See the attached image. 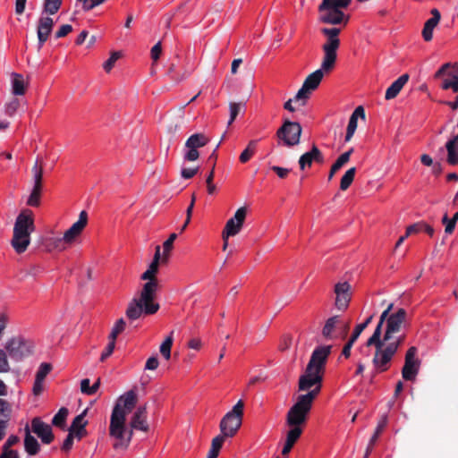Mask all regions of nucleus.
<instances>
[{
  "instance_id": "052dcab7",
  "label": "nucleus",
  "mask_w": 458,
  "mask_h": 458,
  "mask_svg": "<svg viewBox=\"0 0 458 458\" xmlns=\"http://www.w3.org/2000/svg\"><path fill=\"white\" fill-rule=\"evenodd\" d=\"M441 88L445 90L451 89L454 92H458V84L455 79H444Z\"/></svg>"
},
{
  "instance_id": "423d86ee",
  "label": "nucleus",
  "mask_w": 458,
  "mask_h": 458,
  "mask_svg": "<svg viewBox=\"0 0 458 458\" xmlns=\"http://www.w3.org/2000/svg\"><path fill=\"white\" fill-rule=\"evenodd\" d=\"M109 434L115 439L113 447L116 450H126L131 441L132 429L125 427V419L123 415H117V411L112 412L109 426Z\"/></svg>"
},
{
  "instance_id": "864d4df0",
  "label": "nucleus",
  "mask_w": 458,
  "mask_h": 458,
  "mask_svg": "<svg viewBox=\"0 0 458 458\" xmlns=\"http://www.w3.org/2000/svg\"><path fill=\"white\" fill-rule=\"evenodd\" d=\"M430 13L432 14V17L430 19H428L425 22V24L431 26L435 29L440 21L441 14H440V12L436 8L432 9Z\"/></svg>"
},
{
  "instance_id": "09e8293b",
  "label": "nucleus",
  "mask_w": 458,
  "mask_h": 458,
  "mask_svg": "<svg viewBox=\"0 0 458 458\" xmlns=\"http://www.w3.org/2000/svg\"><path fill=\"white\" fill-rule=\"evenodd\" d=\"M20 106V101L17 98H13L5 104L4 112L8 116H13Z\"/></svg>"
},
{
  "instance_id": "13d9d810",
  "label": "nucleus",
  "mask_w": 458,
  "mask_h": 458,
  "mask_svg": "<svg viewBox=\"0 0 458 458\" xmlns=\"http://www.w3.org/2000/svg\"><path fill=\"white\" fill-rule=\"evenodd\" d=\"M106 0H82L81 3L82 4V10L85 12L90 11L96 6L100 5Z\"/></svg>"
},
{
  "instance_id": "0e129e2a",
  "label": "nucleus",
  "mask_w": 458,
  "mask_h": 458,
  "mask_svg": "<svg viewBox=\"0 0 458 458\" xmlns=\"http://www.w3.org/2000/svg\"><path fill=\"white\" fill-rule=\"evenodd\" d=\"M424 223H416L413 225H411L406 229L405 236H410L411 234L420 233L423 231Z\"/></svg>"
},
{
  "instance_id": "e433bc0d",
  "label": "nucleus",
  "mask_w": 458,
  "mask_h": 458,
  "mask_svg": "<svg viewBox=\"0 0 458 458\" xmlns=\"http://www.w3.org/2000/svg\"><path fill=\"white\" fill-rule=\"evenodd\" d=\"M68 416V409L65 407H62L58 412L54 416L52 420V424L55 427L64 428L65 426V421Z\"/></svg>"
},
{
  "instance_id": "6e6552de",
  "label": "nucleus",
  "mask_w": 458,
  "mask_h": 458,
  "mask_svg": "<svg viewBox=\"0 0 458 458\" xmlns=\"http://www.w3.org/2000/svg\"><path fill=\"white\" fill-rule=\"evenodd\" d=\"M335 67L329 69H323V63L321 62L320 68L309 74L303 81L301 88L294 96L295 103L300 106H304L307 100L310 98L311 92L318 89L325 73H330Z\"/></svg>"
},
{
  "instance_id": "3c124183",
  "label": "nucleus",
  "mask_w": 458,
  "mask_h": 458,
  "mask_svg": "<svg viewBox=\"0 0 458 458\" xmlns=\"http://www.w3.org/2000/svg\"><path fill=\"white\" fill-rule=\"evenodd\" d=\"M442 224L445 225V233L446 234H451L455 228V220L449 218L447 214L445 213L442 218Z\"/></svg>"
},
{
  "instance_id": "f03ea898",
  "label": "nucleus",
  "mask_w": 458,
  "mask_h": 458,
  "mask_svg": "<svg viewBox=\"0 0 458 458\" xmlns=\"http://www.w3.org/2000/svg\"><path fill=\"white\" fill-rule=\"evenodd\" d=\"M322 381V375L309 371L306 369L299 378L298 391L307 393L298 395L292 407L310 412L313 403L321 391Z\"/></svg>"
},
{
  "instance_id": "393cba45",
  "label": "nucleus",
  "mask_w": 458,
  "mask_h": 458,
  "mask_svg": "<svg viewBox=\"0 0 458 458\" xmlns=\"http://www.w3.org/2000/svg\"><path fill=\"white\" fill-rule=\"evenodd\" d=\"M446 162L450 165H458V133L449 139L445 144Z\"/></svg>"
},
{
  "instance_id": "9b49d317",
  "label": "nucleus",
  "mask_w": 458,
  "mask_h": 458,
  "mask_svg": "<svg viewBox=\"0 0 458 458\" xmlns=\"http://www.w3.org/2000/svg\"><path fill=\"white\" fill-rule=\"evenodd\" d=\"M4 351L12 360L21 361L33 353L34 344L21 335H15L5 342Z\"/></svg>"
},
{
  "instance_id": "412c9836",
  "label": "nucleus",
  "mask_w": 458,
  "mask_h": 458,
  "mask_svg": "<svg viewBox=\"0 0 458 458\" xmlns=\"http://www.w3.org/2000/svg\"><path fill=\"white\" fill-rule=\"evenodd\" d=\"M54 27V21L49 16H42L38 19L37 26V35L39 47H41L48 39Z\"/></svg>"
},
{
  "instance_id": "79ce46f5",
  "label": "nucleus",
  "mask_w": 458,
  "mask_h": 458,
  "mask_svg": "<svg viewBox=\"0 0 458 458\" xmlns=\"http://www.w3.org/2000/svg\"><path fill=\"white\" fill-rule=\"evenodd\" d=\"M390 315L388 313V310H384L382 312V314L380 315V318H379V321L372 334V335L370 337H381V335H382V327L384 325V323L386 322V324L387 325V319H389L390 318Z\"/></svg>"
},
{
  "instance_id": "e2e57ef3",
  "label": "nucleus",
  "mask_w": 458,
  "mask_h": 458,
  "mask_svg": "<svg viewBox=\"0 0 458 458\" xmlns=\"http://www.w3.org/2000/svg\"><path fill=\"white\" fill-rule=\"evenodd\" d=\"M74 437H76L75 435H73L72 432L69 431V434L67 435V437L64 439L63 445H62V450L64 452L67 453L72 449Z\"/></svg>"
},
{
  "instance_id": "f704fd0d",
  "label": "nucleus",
  "mask_w": 458,
  "mask_h": 458,
  "mask_svg": "<svg viewBox=\"0 0 458 458\" xmlns=\"http://www.w3.org/2000/svg\"><path fill=\"white\" fill-rule=\"evenodd\" d=\"M257 140H252L249 142L247 148L240 155L239 160L241 163L245 164L250 160L256 152Z\"/></svg>"
},
{
  "instance_id": "ddd939ff",
  "label": "nucleus",
  "mask_w": 458,
  "mask_h": 458,
  "mask_svg": "<svg viewBox=\"0 0 458 458\" xmlns=\"http://www.w3.org/2000/svg\"><path fill=\"white\" fill-rule=\"evenodd\" d=\"M88 223V214L82 210L79 215V219L65 231L62 238L54 240V246L59 250H64L66 245L72 244L75 239L82 233Z\"/></svg>"
},
{
  "instance_id": "a211bd4d",
  "label": "nucleus",
  "mask_w": 458,
  "mask_h": 458,
  "mask_svg": "<svg viewBox=\"0 0 458 458\" xmlns=\"http://www.w3.org/2000/svg\"><path fill=\"white\" fill-rule=\"evenodd\" d=\"M137 394L133 390L126 392L120 396L112 412L117 411V415H123L126 420V415L131 412L137 403Z\"/></svg>"
},
{
  "instance_id": "58836bf2",
  "label": "nucleus",
  "mask_w": 458,
  "mask_h": 458,
  "mask_svg": "<svg viewBox=\"0 0 458 458\" xmlns=\"http://www.w3.org/2000/svg\"><path fill=\"white\" fill-rule=\"evenodd\" d=\"M62 5V0H45L43 11L44 13L53 15L58 12Z\"/></svg>"
},
{
  "instance_id": "4c0bfd02",
  "label": "nucleus",
  "mask_w": 458,
  "mask_h": 458,
  "mask_svg": "<svg viewBox=\"0 0 458 458\" xmlns=\"http://www.w3.org/2000/svg\"><path fill=\"white\" fill-rule=\"evenodd\" d=\"M41 187H33L27 199V205L30 207H38L40 205V198L42 192Z\"/></svg>"
},
{
  "instance_id": "72a5a7b5",
  "label": "nucleus",
  "mask_w": 458,
  "mask_h": 458,
  "mask_svg": "<svg viewBox=\"0 0 458 458\" xmlns=\"http://www.w3.org/2000/svg\"><path fill=\"white\" fill-rule=\"evenodd\" d=\"M31 173L34 182L33 187L43 188V163L38 157L31 168Z\"/></svg>"
},
{
  "instance_id": "c85d7f7f",
  "label": "nucleus",
  "mask_w": 458,
  "mask_h": 458,
  "mask_svg": "<svg viewBox=\"0 0 458 458\" xmlns=\"http://www.w3.org/2000/svg\"><path fill=\"white\" fill-rule=\"evenodd\" d=\"M180 58L176 55L175 60L172 62L167 70V75L174 81H181L187 77L188 72L180 66Z\"/></svg>"
},
{
  "instance_id": "20e7f679",
  "label": "nucleus",
  "mask_w": 458,
  "mask_h": 458,
  "mask_svg": "<svg viewBox=\"0 0 458 458\" xmlns=\"http://www.w3.org/2000/svg\"><path fill=\"white\" fill-rule=\"evenodd\" d=\"M367 346H375V353L372 364L375 374L383 373L389 369L391 361L400 348V340L395 342H386L381 337H369Z\"/></svg>"
},
{
  "instance_id": "7c9ffc66",
  "label": "nucleus",
  "mask_w": 458,
  "mask_h": 458,
  "mask_svg": "<svg viewBox=\"0 0 458 458\" xmlns=\"http://www.w3.org/2000/svg\"><path fill=\"white\" fill-rule=\"evenodd\" d=\"M353 152V148H350L348 151L343 153L336 161L332 165L329 174H328V180H332L334 175L336 172H338L345 164H347L350 160L351 155Z\"/></svg>"
},
{
  "instance_id": "37998d69",
  "label": "nucleus",
  "mask_w": 458,
  "mask_h": 458,
  "mask_svg": "<svg viewBox=\"0 0 458 458\" xmlns=\"http://www.w3.org/2000/svg\"><path fill=\"white\" fill-rule=\"evenodd\" d=\"M52 370V365L50 363H41L37 373L35 379L38 381H45L46 377L49 374V372Z\"/></svg>"
},
{
  "instance_id": "6e6d98bb",
  "label": "nucleus",
  "mask_w": 458,
  "mask_h": 458,
  "mask_svg": "<svg viewBox=\"0 0 458 458\" xmlns=\"http://www.w3.org/2000/svg\"><path fill=\"white\" fill-rule=\"evenodd\" d=\"M187 150L183 155V159L188 162L196 161L199 157V152L197 148H186Z\"/></svg>"
},
{
  "instance_id": "4d7b16f0",
  "label": "nucleus",
  "mask_w": 458,
  "mask_h": 458,
  "mask_svg": "<svg viewBox=\"0 0 458 458\" xmlns=\"http://www.w3.org/2000/svg\"><path fill=\"white\" fill-rule=\"evenodd\" d=\"M226 437H227L225 436L223 433L219 434L218 436H216V437H214L212 439L211 447L210 448L220 452V450H221V448L223 446V444L225 443V440Z\"/></svg>"
},
{
  "instance_id": "4be33fe9",
  "label": "nucleus",
  "mask_w": 458,
  "mask_h": 458,
  "mask_svg": "<svg viewBox=\"0 0 458 458\" xmlns=\"http://www.w3.org/2000/svg\"><path fill=\"white\" fill-rule=\"evenodd\" d=\"M343 324V320L341 318V316L335 315L330 318H328L324 327H322V336L326 340H334L338 337V335L336 333L337 329L340 327V326Z\"/></svg>"
},
{
  "instance_id": "2eb2a0df",
  "label": "nucleus",
  "mask_w": 458,
  "mask_h": 458,
  "mask_svg": "<svg viewBox=\"0 0 458 458\" xmlns=\"http://www.w3.org/2000/svg\"><path fill=\"white\" fill-rule=\"evenodd\" d=\"M331 345L318 346L312 352L306 369L309 371L324 374L327 359L331 353Z\"/></svg>"
},
{
  "instance_id": "69168bd1",
  "label": "nucleus",
  "mask_w": 458,
  "mask_h": 458,
  "mask_svg": "<svg viewBox=\"0 0 458 458\" xmlns=\"http://www.w3.org/2000/svg\"><path fill=\"white\" fill-rule=\"evenodd\" d=\"M72 31V27L70 24L62 25L59 30L55 32V38H61L67 36L70 32Z\"/></svg>"
},
{
  "instance_id": "bf43d9fd",
  "label": "nucleus",
  "mask_w": 458,
  "mask_h": 458,
  "mask_svg": "<svg viewBox=\"0 0 458 458\" xmlns=\"http://www.w3.org/2000/svg\"><path fill=\"white\" fill-rule=\"evenodd\" d=\"M115 347V340L109 339V343L106 345L105 351L102 352L100 356V360L105 361L114 352Z\"/></svg>"
},
{
  "instance_id": "49530a36",
  "label": "nucleus",
  "mask_w": 458,
  "mask_h": 458,
  "mask_svg": "<svg viewBox=\"0 0 458 458\" xmlns=\"http://www.w3.org/2000/svg\"><path fill=\"white\" fill-rule=\"evenodd\" d=\"M121 57L120 52H113L110 57L104 63L103 68L106 72H109L114 66L115 62Z\"/></svg>"
},
{
  "instance_id": "9d476101",
  "label": "nucleus",
  "mask_w": 458,
  "mask_h": 458,
  "mask_svg": "<svg viewBox=\"0 0 458 458\" xmlns=\"http://www.w3.org/2000/svg\"><path fill=\"white\" fill-rule=\"evenodd\" d=\"M310 412L291 407L286 414V424L290 427V430L286 434V441L295 443L302 434V427L307 422Z\"/></svg>"
},
{
  "instance_id": "cd10ccee",
  "label": "nucleus",
  "mask_w": 458,
  "mask_h": 458,
  "mask_svg": "<svg viewBox=\"0 0 458 458\" xmlns=\"http://www.w3.org/2000/svg\"><path fill=\"white\" fill-rule=\"evenodd\" d=\"M24 431V449L30 455H36L40 450V445L35 437L31 435L29 425L25 426Z\"/></svg>"
},
{
  "instance_id": "aec40b11",
  "label": "nucleus",
  "mask_w": 458,
  "mask_h": 458,
  "mask_svg": "<svg viewBox=\"0 0 458 458\" xmlns=\"http://www.w3.org/2000/svg\"><path fill=\"white\" fill-rule=\"evenodd\" d=\"M31 431L41 439L43 444L46 445L52 443L55 438L50 425L42 421L38 417L32 419L30 432Z\"/></svg>"
},
{
  "instance_id": "f8f14e48",
  "label": "nucleus",
  "mask_w": 458,
  "mask_h": 458,
  "mask_svg": "<svg viewBox=\"0 0 458 458\" xmlns=\"http://www.w3.org/2000/svg\"><path fill=\"white\" fill-rule=\"evenodd\" d=\"M244 403L239 400L233 409L221 420L219 428L221 433L228 437H233L242 423Z\"/></svg>"
},
{
  "instance_id": "603ef678",
  "label": "nucleus",
  "mask_w": 458,
  "mask_h": 458,
  "mask_svg": "<svg viewBox=\"0 0 458 458\" xmlns=\"http://www.w3.org/2000/svg\"><path fill=\"white\" fill-rule=\"evenodd\" d=\"M229 110H230V119L228 121V126L231 125L233 121L236 119L237 115L239 114L241 111V104L231 102L229 104Z\"/></svg>"
},
{
  "instance_id": "b1692460",
  "label": "nucleus",
  "mask_w": 458,
  "mask_h": 458,
  "mask_svg": "<svg viewBox=\"0 0 458 458\" xmlns=\"http://www.w3.org/2000/svg\"><path fill=\"white\" fill-rule=\"evenodd\" d=\"M12 405L6 400L0 399V441L4 437L12 415Z\"/></svg>"
},
{
  "instance_id": "c03bdc74",
  "label": "nucleus",
  "mask_w": 458,
  "mask_h": 458,
  "mask_svg": "<svg viewBox=\"0 0 458 458\" xmlns=\"http://www.w3.org/2000/svg\"><path fill=\"white\" fill-rule=\"evenodd\" d=\"M125 326H126V323H125L124 319L119 318L115 322V324L110 333L109 339L116 340L118 335L121 334L124 330Z\"/></svg>"
},
{
  "instance_id": "ea45409f",
  "label": "nucleus",
  "mask_w": 458,
  "mask_h": 458,
  "mask_svg": "<svg viewBox=\"0 0 458 458\" xmlns=\"http://www.w3.org/2000/svg\"><path fill=\"white\" fill-rule=\"evenodd\" d=\"M177 234L175 233H173L170 234L169 238L164 242L163 244V257L162 263H165L168 260L169 253L173 249L174 242L176 240Z\"/></svg>"
},
{
  "instance_id": "39448f33",
  "label": "nucleus",
  "mask_w": 458,
  "mask_h": 458,
  "mask_svg": "<svg viewBox=\"0 0 458 458\" xmlns=\"http://www.w3.org/2000/svg\"><path fill=\"white\" fill-rule=\"evenodd\" d=\"M341 31V27H324L320 29V33L326 38V41L321 47L324 54L322 58L323 69L335 67L337 50L341 44L339 38Z\"/></svg>"
},
{
  "instance_id": "5fc2aeb1",
  "label": "nucleus",
  "mask_w": 458,
  "mask_h": 458,
  "mask_svg": "<svg viewBox=\"0 0 458 458\" xmlns=\"http://www.w3.org/2000/svg\"><path fill=\"white\" fill-rule=\"evenodd\" d=\"M313 158L311 156V150L304 153L301 156L299 159L300 168L303 170L306 166H310L312 165Z\"/></svg>"
},
{
  "instance_id": "680f3d73",
  "label": "nucleus",
  "mask_w": 458,
  "mask_h": 458,
  "mask_svg": "<svg viewBox=\"0 0 458 458\" xmlns=\"http://www.w3.org/2000/svg\"><path fill=\"white\" fill-rule=\"evenodd\" d=\"M357 340L354 337L350 336V338L344 344L343 351H342V355L344 356L346 359H348L351 356L352 347L353 346V344Z\"/></svg>"
},
{
  "instance_id": "de8ad7c7",
  "label": "nucleus",
  "mask_w": 458,
  "mask_h": 458,
  "mask_svg": "<svg viewBox=\"0 0 458 458\" xmlns=\"http://www.w3.org/2000/svg\"><path fill=\"white\" fill-rule=\"evenodd\" d=\"M11 369L8 355L4 350L0 349V373L9 372Z\"/></svg>"
},
{
  "instance_id": "7ed1b4c3",
  "label": "nucleus",
  "mask_w": 458,
  "mask_h": 458,
  "mask_svg": "<svg viewBox=\"0 0 458 458\" xmlns=\"http://www.w3.org/2000/svg\"><path fill=\"white\" fill-rule=\"evenodd\" d=\"M35 231L34 215L30 209H23L17 216L11 245L18 254L25 252L30 243V234Z\"/></svg>"
},
{
  "instance_id": "5701e85b",
  "label": "nucleus",
  "mask_w": 458,
  "mask_h": 458,
  "mask_svg": "<svg viewBox=\"0 0 458 458\" xmlns=\"http://www.w3.org/2000/svg\"><path fill=\"white\" fill-rule=\"evenodd\" d=\"M130 429H137L147 432L148 424L147 422V408L146 405L140 406L133 413L130 421Z\"/></svg>"
},
{
  "instance_id": "dca6fc26",
  "label": "nucleus",
  "mask_w": 458,
  "mask_h": 458,
  "mask_svg": "<svg viewBox=\"0 0 458 458\" xmlns=\"http://www.w3.org/2000/svg\"><path fill=\"white\" fill-rule=\"evenodd\" d=\"M417 348L411 346L405 354L404 365L402 369V376L404 380L413 381L419 373L420 360L416 358Z\"/></svg>"
},
{
  "instance_id": "774afa93",
  "label": "nucleus",
  "mask_w": 458,
  "mask_h": 458,
  "mask_svg": "<svg viewBox=\"0 0 458 458\" xmlns=\"http://www.w3.org/2000/svg\"><path fill=\"white\" fill-rule=\"evenodd\" d=\"M0 458H20V454L16 450L2 449Z\"/></svg>"
},
{
  "instance_id": "a19ab883",
  "label": "nucleus",
  "mask_w": 458,
  "mask_h": 458,
  "mask_svg": "<svg viewBox=\"0 0 458 458\" xmlns=\"http://www.w3.org/2000/svg\"><path fill=\"white\" fill-rule=\"evenodd\" d=\"M173 334V332L171 333ZM173 345V337L172 335L167 336L165 341L160 345V353L165 359L169 360L171 357V348Z\"/></svg>"
},
{
  "instance_id": "0eeeda50",
  "label": "nucleus",
  "mask_w": 458,
  "mask_h": 458,
  "mask_svg": "<svg viewBox=\"0 0 458 458\" xmlns=\"http://www.w3.org/2000/svg\"><path fill=\"white\" fill-rule=\"evenodd\" d=\"M318 21L320 23L333 25L334 27H346L350 15L334 6L328 0H322L318 6Z\"/></svg>"
},
{
  "instance_id": "473e14b6",
  "label": "nucleus",
  "mask_w": 458,
  "mask_h": 458,
  "mask_svg": "<svg viewBox=\"0 0 458 458\" xmlns=\"http://www.w3.org/2000/svg\"><path fill=\"white\" fill-rule=\"evenodd\" d=\"M12 92L15 96H22L25 94L26 84L21 74L13 73Z\"/></svg>"
},
{
  "instance_id": "a878e982",
  "label": "nucleus",
  "mask_w": 458,
  "mask_h": 458,
  "mask_svg": "<svg viewBox=\"0 0 458 458\" xmlns=\"http://www.w3.org/2000/svg\"><path fill=\"white\" fill-rule=\"evenodd\" d=\"M87 413V410L82 411L81 414L77 415L69 428V431L72 432L75 437L81 440L86 434L87 431L85 429L88 421L85 420V416Z\"/></svg>"
},
{
  "instance_id": "338daca9",
  "label": "nucleus",
  "mask_w": 458,
  "mask_h": 458,
  "mask_svg": "<svg viewBox=\"0 0 458 458\" xmlns=\"http://www.w3.org/2000/svg\"><path fill=\"white\" fill-rule=\"evenodd\" d=\"M161 53H162V45H161V42L158 41L156 45H154L152 47L151 51H150L151 58L153 59L154 62H157L159 59Z\"/></svg>"
},
{
  "instance_id": "f257e3e1",
  "label": "nucleus",
  "mask_w": 458,
  "mask_h": 458,
  "mask_svg": "<svg viewBox=\"0 0 458 458\" xmlns=\"http://www.w3.org/2000/svg\"><path fill=\"white\" fill-rule=\"evenodd\" d=\"M162 262L160 246H156L152 262L148 269L140 276V279L148 281L143 284L138 298H133L126 309V317L129 320H136L142 315H153L159 310V304L155 302L156 293L158 288V281L156 277L158 272L159 263Z\"/></svg>"
},
{
  "instance_id": "c756f323",
  "label": "nucleus",
  "mask_w": 458,
  "mask_h": 458,
  "mask_svg": "<svg viewBox=\"0 0 458 458\" xmlns=\"http://www.w3.org/2000/svg\"><path fill=\"white\" fill-rule=\"evenodd\" d=\"M386 424H387V415L384 414V415H382L380 420L378 421L377 428H376L373 436L371 437V438L369 440V443L368 445V447H367L364 458H368L369 457L370 452L372 451V449L374 447L375 443L377 442V440L379 437L380 434L385 429Z\"/></svg>"
},
{
  "instance_id": "a18cd8bd",
  "label": "nucleus",
  "mask_w": 458,
  "mask_h": 458,
  "mask_svg": "<svg viewBox=\"0 0 458 458\" xmlns=\"http://www.w3.org/2000/svg\"><path fill=\"white\" fill-rule=\"evenodd\" d=\"M373 319V316H369L363 323H360L355 327L353 332L351 336L354 337L356 340L359 338L360 334L367 328V327L371 323Z\"/></svg>"
},
{
  "instance_id": "1a4fd4ad",
  "label": "nucleus",
  "mask_w": 458,
  "mask_h": 458,
  "mask_svg": "<svg viewBox=\"0 0 458 458\" xmlns=\"http://www.w3.org/2000/svg\"><path fill=\"white\" fill-rule=\"evenodd\" d=\"M406 323L407 312L404 309L400 308L390 315L389 319H387V325H386L385 334L381 339L392 343L400 340V345H402L404 342L405 335H400L399 333Z\"/></svg>"
},
{
  "instance_id": "bb28decb",
  "label": "nucleus",
  "mask_w": 458,
  "mask_h": 458,
  "mask_svg": "<svg viewBox=\"0 0 458 458\" xmlns=\"http://www.w3.org/2000/svg\"><path fill=\"white\" fill-rule=\"evenodd\" d=\"M409 74L404 73L395 80L386 90L385 98L386 100L393 99L397 97L403 86L409 81Z\"/></svg>"
},
{
  "instance_id": "6ab92c4d",
  "label": "nucleus",
  "mask_w": 458,
  "mask_h": 458,
  "mask_svg": "<svg viewBox=\"0 0 458 458\" xmlns=\"http://www.w3.org/2000/svg\"><path fill=\"white\" fill-rule=\"evenodd\" d=\"M335 305L339 310H345L351 301V285L348 282L337 283L335 285Z\"/></svg>"
},
{
  "instance_id": "c9c22d12",
  "label": "nucleus",
  "mask_w": 458,
  "mask_h": 458,
  "mask_svg": "<svg viewBox=\"0 0 458 458\" xmlns=\"http://www.w3.org/2000/svg\"><path fill=\"white\" fill-rule=\"evenodd\" d=\"M356 174V168L351 167L348 169L344 174L343 175L341 182H340V189L342 191H346L351 184L352 183L354 177Z\"/></svg>"
},
{
  "instance_id": "2f4dec72",
  "label": "nucleus",
  "mask_w": 458,
  "mask_h": 458,
  "mask_svg": "<svg viewBox=\"0 0 458 458\" xmlns=\"http://www.w3.org/2000/svg\"><path fill=\"white\" fill-rule=\"evenodd\" d=\"M209 139L203 133H195L188 138L185 142V148H199L206 146Z\"/></svg>"
},
{
  "instance_id": "4468645a",
  "label": "nucleus",
  "mask_w": 458,
  "mask_h": 458,
  "mask_svg": "<svg viewBox=\"0 0 458 458\" xmlns=\"http://www.w3.org/2000/svg\"><path fill=\"white\" fill-rule=\"evenodd\" d=\"M302 128L297 122L284 120L283 125L277 130V138L287 147H293L300 143Z\"/></svg>"
},
{
  "instance_id": "f3484780",
  "label": "nucleus",
  "mask_w": 458,
  "mask_h": 458,
  "mask_svg": "<svg viewBox=\"0 0 458 458\" xmlns=\"http://www.w3.org/2000/svg\"><path fill=\"white\" fill-rule=\"evenodd\" d=\"M247 215L245 207H242L236 210L234 216L231 217L225 224L223 233L225 237H231L238 234L242 230Z\"/></svg>"
},
{
  "instance_id": "8fccbe9b",
  "label": "nucleus",
  "mask_w": 458,
  "mask_h": 458,
  "mask_svg": "<svg viewBox=\"0 0 458 458\" xmlns=\"http://www.w3.org/2000/svg\"><path fill=\"white\" fill-rule=\"evenodd\" d=\"M358 121L355 120L354 116H351L349 119V123L347 125L345 141H350L352 138L356 129H357Z\"/></svg>"
}]
</instances>
